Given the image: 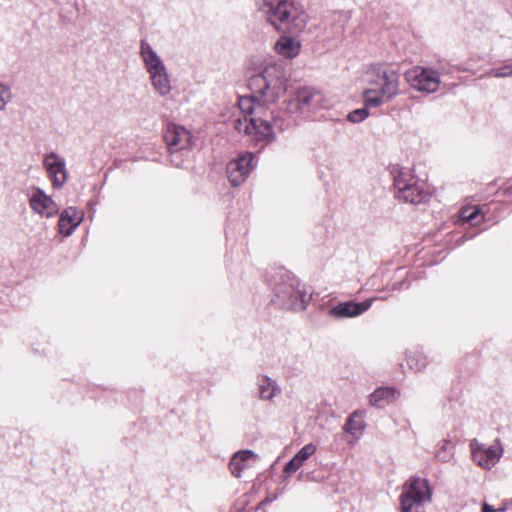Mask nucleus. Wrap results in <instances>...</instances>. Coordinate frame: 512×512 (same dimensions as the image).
Segmentation results:
<instances>
[{
	"label": "nucleus",
	"instance_id": "obj_14",
	"mask_svg": "<svg viewBox=\"0 0 512 512\" xmlns=\"http://www.w3.org/2000/svg\"><path fill=\"white\" fill-rule=\"evenodd\" d=\"M373 301L374 298L367 299L361 303L353 301L341 302L331 307L328 313L335 319L356 317L366 312L371 307Z\"/></svg>",
	"mask_w": 512,
	"mask_h": 512
},
{
	"label": "nucleus",
	"instance_id": "obj_20",
	"mask_svg": "<svg viewBox=\"0 0 512 512\" xmlns=\"http://www.w3.org/2000/svg\"><path fill=\"white\" fill-rule=\"evenodd\" d=\"M316 452V446L312 443L306 444L285 466L284 471L288 474L295 473L304 462Z\"/></svg>",
	"mask_w": 512,
	"mask_h": 512
},
{
	"label": "nucleus",
	"instance_id": "obj_10",
	"mask_svg": "<svg viewBox=\"0 0 512 512\" xmlns=\"http://www.w3.org/2000/svg\"><path fill=\"white\" fill-rule=\"evenodd\" d=\"M164 139L171 152V162L176 166H181L180 152L188 151L191 146L190 133L182 126H168Z\"/></svg>",
	"mask_w": 512,
	"mask_h": 512
},
{
	"label": "nucleus",
	"instance_id": "obj_18",
	"mask_svg": "<svg viewBox=\"0 0 512 512\" xmlns=\"http://www.w3.org/2000/svg\"><path fill=\"white\" fill-rule=\"evenodd\" d=\"M257 387L259 398L263 401H272L281 393V388L278 383L266 375L257 378Z\"/></svg>",
	"mask_w": 512,
	"mask_h": 512
},
{
	"label": "nucleus",
	"instance_id": "obj_3",
	"mask_svg": "<svg viewBox=\"0 0 512 512\" xmlns=\"http://www.w3.org/2000/svg\"><path fill=\"white\" fill-rule=\"evenodd\" d=\"M140 57L154 90L161 96L169 94L171 83L166 66L155 49L146 40L141 41Z\"/></svg>",
	"mask_w": 512,
	"mask_h": 512
},
{
	"label": "nucleus",
	"instance_id": "obj_27",
	"mask_svg": "<svg viewBox=\"0 0 512 512\" xmlns=\"http://www.w3.org/2000/svg\"><path fill=\"white\" fill-rule=\"evenodd\" d=\"M368 117V111L366 108L356 109L350 112L347 116L348 120L352 123H360Z\"/></svg>",
	"mask_w": 512,
	"mask_h": 512
},
{
	"label": "nucleus",
	"instance_id": "obj_8",
	"mask_svg": "<svg viewBox=\"0 0 512 512\" xmlns=\"http://www.w3.org/2000/svg\"><path fill=\"white\" fill-rule=\"evenodd\" d=\"M43 169L54 189H61L68 180V168L66 159L55 151L46 152L43 155Z\"/></svg>",
	"mask_w": 512,
	"mask_h": 512
},
{
	"label": "nucleus",
	"instance_id": "obj_11",
	"mask_svg": "<svg viewBox=\"0 0 512 512\" xmlns=\"http://www.w3.org/2000/svg\"><path fill=\"white\" fill-rule=\"evenodd\" d=\"M473 461L484 469H491L500 460L503 448L499 442L487 446L476 440L470 443Z\"/></svg>",
	"mask_w": 512,
	"mask_h": 512
},
{
	"label": "nucleus",
	"instance_id": "obj_28",
	"mask_svg": "<svg viewBox=\"0 0 512 512\" xmlns=\"http://www.w3.org/2000/svg\"><path fill=\"white\" fill-rule=\"evenodd\" d=\"M491 75L497 78H505L512 75V67L505 66L502 68L493 69L491 71Z\"/></svg>",
	"mask_w": 512,
	"mask_h": 512
},
{
	"label": "nucleus",
	"instance_id": "obj_29",
	"mask_svg": "<svg viewBox=\"0 0 512 512\" xmlns=\"http://www.w3.org/2000/svg\"><path fill=\"white\" fill-rule=\"evenodd\" d=\"M502 511H504L503 508H501V509H494L492 506H490L487 503H484L483 506H482V512H502Z\"/></svg>",
	"mask_w": 512,
	"mask_h": 512
},
{
	"label": "nucleus",
	"instance_id": "obj_22",
	"mask_svg": "<svg viewBox=\"0 0 512 512\" xmlns=\"http://www.w3.org/2000/svg\"><path fill=\"white\" fill-rule=\"evenodd\" d=\"M365 428L364 423V412L356 410L350 414L348 417L343 429L346 433L355 437L356 439L360 437L363 430Z\"/></svg>",
	"mask_w": 512,
	"mask_h": 512
},
{
	"label": "nucleus",
	"instance_id": "obj_6",
	"mask_svg": "<svg viewBox=\"0 0 512 512\" xmlns=\"http://www.w3.org/2000/svg\"><path fill=\"white\" fill-rule=\"evenodd\" d=\"M309 300L310 295L293 276L287 275L286 279L275 287V302L286 309L304 310Z\"/></svg>",
	"mask_w": 512,
	"mask_h": 512
},
{
	"label": "nucleus",
	"instance_id": "obj_21",
	"mask_svg": "<svg viewBox=\"0 0 512 512\" xmlns=\"http://www.w3.org/2000/svg\"><path fill=\"white\" fill-rule=\"evenodd\" d=\"M398 392L389 387L376 389L369 397V403L375 407H384L398 398Z\"/></svg>",
	"mask_w": 512,
	"mask_h": 512
},
{
	"label": "nucleus",
	"instance_id": "obj_24",
	"mask_svg": "<svg viewBox=\"0 0 512 512\" xmlns=\"http://www.w3.org/2000/svg\"><path fill=\"white\" fill-rule=\"evenodd\" d=\"M12 99V92L8 85L0 82V111L4 110L6 105Z\"/></svg>",
	"mask_w": 512,
	"mask_h": 512
},
{
	"label": "nucleus",
	"instance_id": "obj_15",
	"mask_svg": "<svg viewBox=\"0 0 512 512\" xmlns=\"http://www.w3.org/2000/svg\"><path fill=\"white\" fill-rule=\"evenodd\" d=\"M315 90L308 88L301 89L297 92L296 97L289 103V111L300 113L307 116L311 112H316Z\"/></svg>",
	"mask_w": 512,
	"mask_h": 512
},
{
	"label": "nucleus",
	"instance_id": "obj_2",
	"mask_svg": "<svg viewBox=\"0 0 512 512\" xmlns=\"http://www.w3.org/2000/svg\"><path fill=\"white\" fill-rule=\"evenodd\" d=\"M260 10L276 29H302L307 20L304 10L293 0H262Z\"/></svg>",
	"mask_w": 512,
	"mask_h": 512
},
{
	"label": "nucleus",
	"instance_id": "obj_12",
	"mask_svg": "<svg viewBox=\"0 0 512 512\" xmlns=\"http://www.w3.org/2000/svg\"><path fill=\"white\" fill-rule=\"evenodd\" d=\"M29 206L32 211L43 218H51L59 213V206L44 190L32 187L28 194Z\"/></svg>",
	"mask_w": 512,
	"mask_h": 512
},
{
	"label": "nucleus",
	"instance_id": "obj_13",
	"mask_svg": "<svg viewBox=\"0 0 512 512\" xmlns=\"http://www.w3.org/2000/svg\"><path fill=\"white\" fill-rule=\"evenodd\" d=\"M253 161L254 155L252 153H245L228 163L227 176L232 185L238 186L245 182L255 167Z\"/></svg>",
	"mask_w": 512,
	"mask_h": 512
},
{
	"label": "nucleus",
	"instance_id": "obj_1",
	"mask_svg": "<svg viewBox=\"0 0 512 512\" xmlns=\"http://www.w3.org/2000/svg\"><path fill=\"white\" fill-rule=\"evenodd\" d=\"M251 77L249 87L253 96H242L238 108L242 117L234 120V128L262 146L274 139L272 126L263 116L265 105L274 102L285 91L287 76L282 62L264 59Z\"/></svg>",
	"mask_w": 512,
	"mask_h": 512
},
{
	"label": "nucleus",
	"instance_id": "obj_9",
	"mask_svg": "<svg viewBox=\"0 0 512 512\" xmlns=\"http://www.w3.org/2000/svg\"><path fill=\"white\" fill-rule=\"evenodd\" d=\"M405 80L415 90L422 93H434L441 83L439 74L429 68L416 66L405 73Z\"/></svg>",
	"mask_w": 512,
	"mask_h": 512
},
{
	"label": "nucleus",
	"instance_id": "obj_30",
	"mask_svg": "<svg viewBox=\"0 0 512 512\" xmlns=\"http://www.w3.org/2000/svg\"><path fill=\"white\" fill-rule=\"evenodd\" d=\"M339 18H345L346 19V15H343V14H339L338 15Z\"/></svg>",
	"mask_w": 512,
	"mask_h": 512
},
{
	"label": "nucleus",
	"instance_id": "obj_19",
	"mask_svg": "<svg viewBox=\"0 0 512 512\" xmlns=\"http://www.w3.org/2000/svg\"><path fill=\"white\" fill-rule=\"evenodd\" d=\"M257 458V455L251 450H243L235 453L230 460V470L232 474L239 478L241 473L249 467V460Z\"/></svg>",
	"mask_w": 512,
	"mask_h": 512
},
{
	"label": "nucleus",
	"instance_id": "obj_4",
	"mask_svg": "<svg viewBox=\"0 0 512 512\" xmlns=\"http://www.w3.org/2000/svg\"><path fill=\"white\" fill-rule=\"evenodd\" d=\"M399 93V76L394 71L378 74L369 82L364 91V99L368 106L377 107L389 102Z\"/></svg>",
	"mask_w": 512,
	"mask_h": 512
},
{
	"label": "nucleus",
	"instance_id": "obj_31",
	"mask_svg": "<svg viewBox=\"0 0 512 512\" xmlns=\"http://www.w3.org/2000/svg\"><path fill=\"white\" fill-rule=\"evenodd\" d=\"M408 364L410 365V367H413V364L411 363L410 360L408 361Z\"/></svg>",
	"mask_w": 512,
	"mask_h": 512
},
{
	"label": "nucleus",
	"instance_id": "obj_26",
	"mask_svg": "<svg viewBox=\"0 0 512 512\" xmlns=\"http://www.w3.org/2000/svg\"><path fill=\"white\" fill-rule=\"evenodd\" d=\"M480 211L478 209H463L460 213V217L462 220L467 221L471 223L472 225L478 224V217H479Z\"/></svg>",
	"mask_w": 512,
	"mask_h": 512
},
{
	"label": "nucleus",
	"instance_id": "obj_17",
	"mask_svg": "<svg viewBox=\"0 0 512 512\" xmlns=\"http://www.w3.org/2000/svg\"><path fill=\"white\" fill-rule=\"evenodd\" d=\"M83 213L76 208L69 207L65 209L58 222L59 232L64 236H69L73 230L81 223Z\"/></svg>",
	"mask_w": 512,
	"mask_h": 512
},
{
	"label": "nucleus",
	"instance_id": "obj_5",
	"mask_svg": "<svg viewBox=\"0 0 512 512\" xmlns=\"http://www.w3.org/2000/svg\"><path fill=\"white\" fill-rule=\"evenodd\" d=\"M392 173L396 196L399 199L411 204H419L428 197L423 184L419 183L410 168H395Z\"/></svg>",
	"mask_w": 512,
	"mask_h": 512
},
{
	"label": "nucleus",
	"instance_id": "obj_23",
	"mask_svg": "<svg viewBox=\"0 0 512 512\" xmlns=\"http://www.w3.org/2000/svg\"><path fill=\"white\" fill-rule=\"evenodd\" d=\"M453 447L450 441L442 440L435 451V457L441 462H448L453 455Z\"/></svg>",
	"mask_w": 512,
	"mask_h": 512
},
{
	"label": "nucleus",
	"instance_id": "obj_25",
	"mask_svg": "<svg viewBox=\"0 0 512 512\" xmlns=\"http://www.w3.org/2000/svg\"><path fill=\"white\" fill-rule=\"evenodd\" d=\"M314 98V102H316L317 111L320 109H329L333 106L331 99L325 96L322 92L315 91Z\"/></svg>",
	"mask_w": 512,
	"mask_h": 512
},
{
	"label": "nucleus",
	"instance_id": "obj_7",
	"mask_svg": "<svg viewBox=\"0 0 512 512\" xmlns=\"http://www.w3.org/2000/svg\"><path fill=\"white\" fill-rule=\"evenodd\" d=\"M431 499V491L426 479H408L400 497L402 512H423V506Z\"/></svg>",
	"mask_w": 512,
	"mask_h": 512
},
{
	"label": "nucleus",
	"instance_id": "obj_16",
	"mask_svg": "<svg viewBox=\"0 0 512 512\" xmlns=\"http://www.w3.org/2000/svg\"><path fill=\"white\" fill-rule=\"evenodd\" d=\"M301 50V41L294 34H282L275 43V51L285 57L294 58Z\"/></svg>",
	"mask_w": 512,
	"mask_h": 512
}]
</instances>
